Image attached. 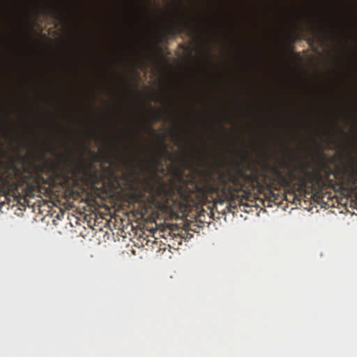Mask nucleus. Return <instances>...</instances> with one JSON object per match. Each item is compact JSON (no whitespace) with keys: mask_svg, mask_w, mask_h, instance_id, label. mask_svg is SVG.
<instances>
[{"mask_svg":"<svg viewBox=\"0 0 357 357\" xmlns=\"http://www.w3.org/2000/svg\"><path fill=\"white\" fill-rule=\"evenodd\" d=\"M242 187V182L238 176H231L227 181L221 176L215 177L212 170L203 172L201 186L196 185L197 191L204 197H208L209 194H216L219 202H227V208L233 213L238 206L242 205V198L239 195Z\"/></svg>","mask_w":357,"mask_h":357,"instance_id":"obj_1","label":"nucleus"},{"mask_svg":"<svg viewBox=\"0 0 357 357\" xmlns=\"http://www.w3.org/2000/svg\"><path fill=\"white\" fill-rule=\"evenodd\" d=\"M291 161H287L284 158H280L278 160V166L272 167V172L282 178L283 173L282 170H287V176L290 180H294L298 176H305L308 175L309 162L301 161L296 155L291 157Z\"/></svg>","mask_w":357,"mask_h":357,"instance_id":"obj_2","label":"nucleus"},{"mask_svg":"<svg viewBox=\"0 0 357 357\" xmlns=\"http://www.w3.org/2000/svg\"><path fill=\"white\" fill-rule=\"evenodd\" d=\"M24 162L25 158L19 152L15 155H10L8 162L0 160V165L2 166L5 178L10 180L20 179L26 170Z\"/></svg>","mask_w":357,"mask_h":357,"instance_id":"obj_3","label":"nucleus"},{"mask_svg":"<svg viewBox=\"0 0 357 357\" xmlns=\"http://www.w3.org/2000/svg\"><path fill=\"white\" fill-rule=\"evenodd\" d=\"M79 170L84 173L91 185H97L102 183V174L97 169H92V165H86L85 162L81 161Z\"/></svg>","mask_w":357,"mask_h":357,"instance_id":"obj_4","label":"nucleus"},{"mask_svg":"<svg viewBox=\"0 0 357 357\" xmlns=\"http://www.w3.org/2000/svg\"><path fill=\"white\" fill-rule=\"evenodd\" d=\"M345 167L351 174L357 176V157L350 155L349 160L345 163Z\"/></svg>","mask_w":357,"mask_h":357,"instance_id":"obj_5","label":"nucleus"},{"mask_svg":"<svg viewBox=\"0 0 357 357\" xmlns=\"http://www.w3.org/2000/svg\"><path fill=\"white\" fill-rule=\"evenodd\" d=\"M59 160L62 162L64 167L70 168L73 165L74 160L70 152H68L67 156L59 155Z\"/></svg>","mask_w":357,"mask_h":357,"instance_id":"obj_6","label":"nucleus"},{"mask_svg":"<svg viewBox=\"0 0 357 357\" xmlns=\"http://www.w3.org/2000/svg\"><path fill=\"white\" fill-rule=\"evenodd\" d=\"M126 164L127 165H128V167H130L131 174L137 176L139 175V172L137 171L136 167L134 165L133 160L130 161V162H126Z\"/></svg>","mask_w":357,"mask_h":357,"instance_id":"obj_7","label":"nucleus"},{"mask_svg":"<svg viewBox=\"0 0 357 357\" xmlns=\"http://www.w3.org/2000/svg\"><path fill=\"white\" fill-rule=\"evenodd\" d=\"M10 193L14 197H17L20 196V192L17 189V185L15 183L10 185Z\"/></svg>","mask_w":357,"mask_h":357,"instance_id":"obj_8","label":"nucleus"},{"mask_svg":"<svg viewBox=\"0 0 357 357\" xmlns=\"http://www.w3.org/2000/svg\"><path fill=\"white\" fill-rule=\"evenodd\" d=\"M173 135H174V136H176V137L178 138V139H176V143H175V144H176V145H178V147H181V146L183 145V143H182V142H181V141L180 140V139H179V135H178V132H176V131L173 132Z\"/></svg>","mask_w":357,"mask_h":357,"instance_id":"obj_9","label":"nucleus"},{"mask_svg":"<svg viewBox=\"0 0 357 357\" xmlns=\"http://www.w3.org/2000/svg\"><path fill=\"white\" fill-rule=\"evenodd\" d=\"M146 183L147 185L148 192L153 193L155 190L153 185L149 181H146Z\"/></svg>","mask_w":357,"mask_h":357,"instance_id":"obj_10","label":"nucleus"},{"mask_svg":"<svg viewBox=\"0 0 357 357\" xmlns=\"http://www.w3.org/2000/svg\"><path fill=\"white\" fill-rule=\"evenodd\" d=\"M164 118V116L161 113H155L154 114V119L155 121H162V119H163Z\"/></svg>","mask_w":357,"mask_h":357,"instance_id":"obj_11","label":"nucleus"},{"mask_svg":"<svg viewBox=\"0 0 357 357\" xmlns=\"http://www.w3.org/2000/svg\"><path fill=\"white\" fill-rule=\"evenodd\" d=\"M59 167H60V166H59V163H54V162L52 163V170L53 172H55L58 171Z\"/></svg>","mask_w":357,"mask_h":357,"instance_id":"obj_12","label":"nucleus"},{"mask_svg":"<svg viewBox=\"0 0 357 357\" xmlns=\"http://www.w3.org/2000/svg\"><path fill=\"white\" fill-rule=\"evenodd\" d=\"M190 148L192 150L193 152L197 151V147L196 145L193 143L190 144Z\"/></svg>","mask_w":357,"mask_h":357,"instance_id":"obj_13","label":"nucleus"},{"mask_svg":"<svg viewBox=\"0 0 357 357\" xmlns=\"http://www.w3.org/2000/svg\"><path fill=\"white\" fill-rule=\"evenodd\" d=\"M149 129L155 134V130L153 129V124L152 123L149 126Z\"/></svg>","mask_w":357,"mask_h":357,"instance_id":"obj_14","label":"nucleus"},{"mask_svg":"<svg viewBox=\"0 0 357 357\" xmlns=\"http://www.w3.org/2000/svg\"><path fill=\"white\" fill-rule=\"evenodd\" d=\"M184 25H185L186 27H189V28H190V29H193L192 25H191V24H189V23L185 22V23H184Z\"/></svg>","mask_w":357,"mask_h":357,"instance_id":"obj_15","label":"nucleus"},{"mask_svg":"<svg viewBox=\"0 0 357 357\" xmlns=\"http://www.w3.org/2000/svg\"><path fill=\"white\" fill-rule=\"evenodd\" d=\"M156 101H157L158 102H159V103H164V100H163V99L160 98H158L156 99Z\"/></svg>","mask_w":357,"mask_h":357,"instance_id":"obj_16","label":"nucleus"},{"mask_svg":"<svg viewBox=\"0 0 357 357\" xmlns=\"http://www.w3.org/2000/svg\"><path fill=\"white\" fill-rule=\"evenodd\" d=\"M142 169H143V170H147L148 169V167L145 166L144 165H143Z\"/></svg>","mask_w":357,"mask_h":357,"instance_id":"obj_17","label":"nucleus"},{"mask_svg":"<svg viewBox=\"0 0 357 357\" xmlns=\"http://www.w3.org/2000/svg\"><path fill=\"white\" fill-rule=\"evenodd\" d=\"M159 163H160V162L155 161V162H154V165H155V167H158V164H159Z\"/></svg>","mask_w":357,"mask_h":357,"instance_id":"obj_18","label":"nucleus"},{"mask_svg":"<svg viewBox=\"0 0 357 357\" xmlns=\"http://www.w3.org/2000/svg\"><path fill=\"white\" fill-rule=\"evenodd\" d=\"M61 10H59V15H61Z\"/></svg>","mask_w":357,"mask_h":357,"instance_id":"obj_19","label":"nucleus"},{"mask_svg":"<svg viewBox=\"0 0 357 357\" xmlns=\"http://www.w3.org/2000/svg\"><path fill=\"white\" fill-rule=\"evenodd\" d=\"M339 129H340V130L342 132H344V130H343L342 128H339Z\"/></svg>","mask_w":357,"mask_h":357,"instance_id":"obj_20","label":"nucleus"},{"mask_svg":"<svg viewBox=\"0 0 357 357\" xmlns=\"http://www.w3.org/2000/svg\"><path fill=\"white\" fill-rule=\"evenodd\" d=\"M163 150H164V151H165V153H167V149H165V148L163 149Z\"/></svg>","mask_w":357,"mask_h":357,"instance_id":"obj_21","label":"nucleus"},{"mask_svg":"<svg viewBox=\"0 0 357 357\" xmlns=\"http://www.w3.org/2000/svg\"><path fill=\"white\" fill-rule=\"evenodd\" d=\"M162 144L163 146H165V143H164L163 140L162 141Z\"/></svg>","mask_w":357,"mask_h":357,"instance_id":"obj_22","label":"nucleus"}]
</instances>
